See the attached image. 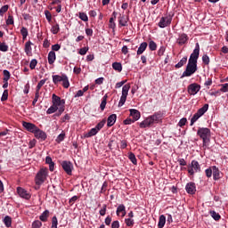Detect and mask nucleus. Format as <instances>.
<instances>
[{
    "mask_svg": "<svg viewBox=\"0 0 228 228\" xmlns=\"http://www.w3.org/2000/svg\"><path fill=\"white\" fill-rule=\"evenodd\" d=\"M200 53V45L199 43H196L195 49L193 50L192 53L191 54L189 58V61L192 63H197V61L199 60V54Z\"/></svg>",
    "mask_w": 228,
    "mask_h": 228,
    "instance_id": "9",
    "label": "nucleus"
},
{
    "mask_svg": "<svg viewBox=\"0 0 228 228\" xmlns=\"http://www.w3.org/2000/svg\"><path fill=\"white\" fill-rule=\"evenodd\" d=\"M147 42H142L140 46L137 49V56H140V54H143L145 53V49H147Z\"/></svg>",
    "mask_w": 228,
    "mask_h": 228,
    "instance_id": "24",
    "label": "nucleus"
},
{
    "mask_svg": "<svg viewBox=\"0 0 228 228\" xmlns=\"http://www.w3.org/2000/svg\"><path fill=\"white\" fill-rule=\"evenodd\" d=\"M97 133H99V132L97 131V129L95 127L92 128L87 134H85V137L92 138V136H95V134H97Z\"/></svg>",
    "mask_w": 228,
    "mask_h": 228,
    "instance_id": "30",
    "label": "nucleus"
},
{
    "mask_svg": "<svg viewBox=\"0 0 228 228\" xmlns=\"http://www.w3.org/2000/svg\"><path fill=\"white\" fill-rule=\"evenodd\" d=\"M105 125H106V119H102V121H100V122L94 126V128L99 132V131H101V129H102V127H104Z\"/></svg>",
    "mask_w": 228,
    "mask_h": 228,
    "instance_id": "34",
    "label": "nucleus"
},
{
    "mask_svg": "<svg viewBox=\"0 0 228 228\" xmlns=\"http://www.w3.org/2000/svg\"><path fill=\"white\" fill-rule=\"evenodd\" d=\"M151 126H152V124L149 118H147L140 123L139 127H141V129H145V127H151Z\"/></svg>",
    "mask_w": 228,
    "mask_h": 228,
    "instance_id": "25",
    "label": "nucleus"
},
{
    "mask_svg": "<svg viewBox=\"0 0 228 228\" xmlns=\"http://www.w3.org/2000/svg\"><path fill=\"white\" fill-rule=\"evenodd\" d=\"M46 81H47V78H45L38 82L36 89V92H37V94H40V88H42L45 85Z\"/></svg>",
    "mask_w": 228,
    "mask_h": 228,
    "instance_id": "32",
    "label": "nucleus"
},
{
    "mask_svg": "<svg viewBox=\"0 0 228 228\" xmlns=\"http://www.w3.org/2000/svg\"><path fill=\"white\" fill-rule=\"evenodd\" d=\"M111 228H120V222L113 221L111 224Z\"/></svg>",
    "mask_w": 228,
    "mask_h": 228,
    "instance_id": "63",
    "label": "nucleus"
},
{
    "mask_svg": "<svg viewBox=\"0 0 228 228\" xmlns=\"http://www.w3.org/2000/svg\"><path fill=\"white\" fill-rule=\"evenodd\" d=\"M42 227V222L40 220H36L32 223V228H41Z\"/></svg>",
    "mask_w": 228,
    "mask_h": 228,
    "instance_id": "51",
    "label": "nucleus"
},
{
    "mask_svg": "<svg viewBox=\"0 0 228 228\" xmlns=\"http://www.w3.org/2000/svg\"><path fill=\"white\" fill-rule=\"evenodd\" d=\"M165 224H167V217L164 215H161L159 218L158 227L159 228H164Z\"/></svg>",
    "mask_w": 228,
    "mask_h": 228,
    "instance_id": "26",
    "label": "nucleus"
},
{
    "mask_svg": "<svg viewBox=\"0 0 228 228\" xmlns=\"http://www.w3.org/2000/svg\"><path fill=\"white\" fill-rule=\"evenodd\" d=\"M51 228H58V217H56V216H54L52 218V226Z\"/></svg>",
    "mask_w": 228,
    "mask_h": 228,
    "instance_id": "48",
    "label": "nucleus"
},
{
    "mask_svg": "<svg viewBox=\"0 0 228 228\" xmlns=\"http://www.w3.org/2000/svg\"><path fill=\"white\" fill-rule=\"evenodd\" d=\"M37 64H38V61H37V59L31 60L30 64H29L31 70H34V69H36Z\"/></svg>",
    "mask_w": 228,
    "mask_h": 228,
    "instance_id": "49",
    "label": "nucleus"
},
{
    "mask_svg": "<svg viewBox=\"0 0 228 228\" xmlns=\"http://www.w3.org/2000/svg\"><path fill=\"white\" fill-rule=\"evenodd\" d=\"M6 24H7V26L13 25V16H12V15L8 16V19L6 20Z\"/></svg>",
    "mask_w": 228,
    "mask_h": 228,
    "instance_id": "59",
    "label": "nucleus"
},
{
    "mask_svg": "<svg viewBox=\"0 0 228 228\" xmlns=\"http://www.w3.org/2000/svg\"><path fill=\"white\" fill-rule=\"evenodd\" d=\"M1 101L4 102V101H8V89H5L3 93V95L1 97Z\"/></svg>",
    "mask_w": 228,
    "mask_h": 228,
    "instance_id": "56",
    "label": "nucleus"
},
{
    "mask_svg": "<svg viewBox=\"0 0 228 228\" xmlns=\"http://www.w3.org/2000/svg\"><path fill=\"white\" fill-rule=\"evenodd\" d=\"M56 61V53L54 51H51L48 53V63L49 65H53Z\"/></svg>",
    "mask_w": 228,
    "mask_h": 228,
    "instance_id": "23",
    "label": "nucleus"
},
{
    "mask_svg": "<svg viewBox=\"0 0 228 228\" xmlns=\"http://www.w3.org/2000/svg\"><path fill=\"white\" fill-rule=\"evenodd\" d=\"M172 24V15H167L160 18V20L158 24L159 28H168Z\"/></svg>",
    "mask_w": 228,
    "mask_h": 228,
    "instance_id": "7",
    "label": "nucleus"
},
{
    "mask_svg": "<svg viewBox=\"0 0 228 228\" xmlns=\"http://www.w3.org/2000/svg\"><path fill=\"white\" fill-rule=\"evenodd\" d=\"M208 110H209V104L208 103L204 104L203 107L199 109L198 111L191 118V126H193V124H195L197 120H199L200 118L202 117L206 111H208Z\"/></svg>",
    "mask_w": 228,
    "mask_h": 228,
    "instance_id": "4",
    "label": "nucleus"
},
{
    "mask_svg": "<svg viewBox=\"0 0 228 228\" xmlns=\"http://www.w3.org/2000/svg\"><path fill=\"white\" fill-rule=\"evenodd\" d=\"M130 117H132L133 120L136 122V120H140L141 114L138 110L130 109Z\"/></svg>",
    "mask_w": 228,
    "mask_h": 228,
    "instance_id": "19",
    "label": "nucleus"
},
{
    "mask_svg": "<svg viewBox=\"0 0 228 228\" xmlns=\"http://www.w3.org/2000/svg\"><path fill=\"white\" fill-rule=\"evenodd\" d=\"M149 49L150 51H156L158 49V45L153 40L149 42Z\"/></svg>",
    "mask_w": 228,
    "mask_h": 228,
    "instance_id": "42",
    "label": "nucleus"
},
{
    "mask_svg": "<svg viewBox=\"0 0 228 228\" xmlns=\"http://www.w3.org/2000/svg\"><path fill=\"white\" fill-rule=\"evenodd\" d=\"M209 61H210L209 56H208V54H204L202 56V62L204 63V65H208Z\"/></svg>",
    "mask_w": 228,
    "mask_h": 228,
    "instance_id": "57",
    "label": "nucleus"
},
{
    "mask_svg": "<svg viewBox=\"0 0 228 228\" xmlns=\"http://www.w3.org/2000/svg\"><path fill=\"white\" fill-rule=\"evenodd\" d=\"M210 216H212V218H214L216 220V222H218V220H220V218H222L220 214L216 213V211H214V210L210 211Z\"/></svg>",
    "mask_w": 228,
    "mask_h": 228,
    "instance_id": "38",
    "label": "nucleus"
},
{
    "mask_svg": "<svg viewBox=\"0 0 228 228\" xmlns=\"http://www.w3.org/2000/svg\"><path fill=\"white\" fill-rule=\"evenodd\" d=\"M109 28L115 31V28H117V24L115 23V18H110L109 20Z\"/></svg>",
    "mask_w": 228,
    "mask_h": 228,
    "instance_id": "43",
    "label": "nucleus"
},
{
    "mask_svg": "<svg viewBox=\"0 0 228 228\" xmlns=\"http://www.w3.org/2000/svg\"><path fill=\"white\" fill-rule=\"evenodd\" d=\"M0 51H2V53H6L8 51V45L6 43L0 44Z\"/></svg>",
    "mask_w": 228,
    "mask_h": 228,
    "instance_id": "53",
    "label": "nucleus"
},
{
    "mask_svg": "<svg viewBox=\"0 0 228 228\" xmlns=\"http://www.w3.org/2000/svg\"><path fill=\"white\" fill-rule=\"evenodd\" d=\"M34 135L37 140H41V142H45V140H47V134L38 127L35 131Z\"/></svg>",
    "mask_w": 228,
    "mask_h": 228,
    "instance_id": "15",
    "label": "nucleus"
},
{
    "mask_svg": "<svg viewBox=\"0 0 228 228\" xmlns=\"http://www.w3.org/2000/svg\"><path fill=\"white\" fill-rule=\"evenodd\" d=\"M212 174L214 181H218V179H220V170L218 169V167H216V166L212 167Z\"/></svg>",
    "mask_w": 228,
    "mask_h": 228,
    "instance_id": "22",
    "label": "nucleus"
},
{
    "mask_svg": "<svg viewBox=\"0 0 228 228\" xmlns=\"http://www.w3.org/2000/svg\"><path fill=\"white\" fill-rule=\"evenodd\" d=\"M205 174H206L207 177H211L213 175V169H211V168L206 169Z\"/></svg>",
    "mask_w": 228,
    "mask_h": 228,
    "instance_id": "64",
    "label": "nucleus"
},
{
    "mask_svg": "<svg viewBox=\"0 0 228 228\" xmlns=\"http://www.w3.org/2000/svg\"><path fill=\"white\" fill-rule=\"evenodd\" d=\"M186 122H188V119L186 118H183L178 122L179 127H183V126H186Z\"/></svg>",
    "mask_w": 228,
    "mask_h": 228,
    "instance_id": "55",
    "label": "nucleus"
},
{
    "mask_svg": "<svg viewBox=\"0 0 228 228\" xmlns=\"http://www.w3.org/2000/svg\"><path fill=\"white\" fill-rule=\"evenodd\" d=\"M9 5H4L0 8V15L4 16L8 12Z\"/></svg>",
    "mask_w": 228,
    "mask_h": 228,
    "instance_id": "50",
    "label": "nucleus"
},
{
    "mask_svg": "<svg viewBox=\"0 0 228 228\" xmlns=\"http://www.w3.org/2000/svg\"><path fill=\"white\" fill-rule=\"evenodd\" d=\"M60 110V107L57 105L53 104L47 110L46 113L47 115H52V113H56Z\"/></svg>",
    "mask_w": 228,
    "mask_h": 228,
    "instance_id": "27",
    "label": "nucleus"
},
{
    "mask_svg": "<svg viewBox=\"0 0 228 228\" xmlns=\"http://www.w3.org/2000/svg\"><path fill=\"white\" fill-rule=\"evenodd\" d=\"M196 72H197V62H191L190 61H188L186 69L183 72L181 77H190V76H193V74Z\"/></svg>",
    "mask_w": 228,
    "mask_h": 228,
    "instance_id": "3",
    "label": "nucleus"
},
{
    "mask_svg": "<svg viewBox=\"0 0 228 228\" xmlns=\"http://www.w3.org/2000/svg\"><path fill=\"white\" fill-rule=\"evenodd\" d=\"M185 190L189 195H195L197 191V186L195 185V183L190 182L186 184Z\"/></svg>",
    "mask_w": 228,
    "mask_h": 228,
    "instance_id": "17",
    "label": "nucleus"
},
{
    "mask_svg": "<svg viewBox=\"0 0 228 228\" xmlns=\"http://www.w3.org/2000/svg\"><path fill=\"white\" fill-rule=\"evenodd\" d=\"M22 126L26 129V131H28V133H33V134L38 128V126H37L35 124L29 123V122H26V121H22Z\"/></svg>",
    "mask_w": 228,
    "mask_h": 228,
    "instance_id": "13",
    "label": "nucleus"
},
{
    "mask_svg": "<svg viewBox=\"0 0 228 228\" xmlns=\"http://www.w3.org/2000/svg\"><path fill=\"white\" fill-rule=\"evenodd\" d=\"M78 17L80 20L84 22H88V15L86 12H78Z\"/></svg>",
    "mask_w": 228,
    "mask_h": 228,
    "instance_id": "41",
    "label": "nucleus"
},
{
    "mask_svg": "<svg viewBox=\"0 0 228 228\" xmlns=\"http://www.w3.org/2000/svg\"><path fill=\"white\" fill-rule=\"evenodd\" d=\"M197 134L203 142V147L206 149L211 142V130L208 127L198 128Z\"/></svg>",
    "mask_w": 228,
    "mask_h": 228,
    "instance_id": "1",
    "label": "nucleus"
},
{
    "mask_svg": "<svg viewBox=\"0 0 228 228\" xmlns=\"http://www.w3.org/2000/svg\"><path fill=\"white\" fill-rule=\"evenodd\" d=\"M188 40H190V37H188L187 34H180L177 38V44L178 45H184V44H188Z\"/></svg>",
    "mask_w": 228,
    "mask_h": 228,
    "instance_id": "18",
    "label": "nucleus"
},
{
    "mask_svg": "<svg viewBox=\"0 0 228 228\" xmlns=\"http://www.w3.org/2000/svg\"><path fill=\"white\" fill-rule=\"evenodd\" d=\"M17 192H18V195H20V197H21V199H26V200H29L31 199V194H29L28 192V191H26L22 187H18Z\"/></svg>",
    "mask_w": 228,
    "mask_h": 228,
    "instance_id": "16",
    "label": "nucleus"
},
{
    "mask_svg": "<svg viewBox=\"0 0 228 228\" xmlns=\"http://www.w3.org/2000/svg\"><path fill=\"white\" fill-rule=\"evenodd\" d=\"M10 71L7 69L4 70V81H9L10 80Z\"/></svg>",
    "mask_w": 228,
    "mask_h": 228,
    "instance_id": "52",
    "label": "nucleus"
},
{
    "mask_svg": "<svg viewBox=\"0 0 228 228\" xmlns=\"http://www.w3.org/2000/svg\"><path fill=\"white\" fill-rule=\"evenodd\" d=\"M48 218H49V210H45L39 216V219L41 220V222H47Z\"/></svg>",
    "mask_w": 228,
    "mask_h": 228,
    "instance_id": "28",
    "label": "nucleus"
},
{
    "mask_svg": "<svg viewBox=\"0 0 228 228\" xmlns=\"http://www.w3.org/2000/svg\"><path fill=\"white\" fill-rule=\"evenodd\" d=\"M52 102L54 106L61 108V106H65V100H61V98L55 94L52 95Z\"/></svg>",
    "mask_w": 228,
    "mask_h": 228,
    "instance_id": "12",
    "label": "nucleus"
},
{
    "mask_svg": "<svg viewBox=\"0 0 228 228\" xmlns=\"http://www.w3.org/2000/svg\"><path fill=\"white\" fill-rule=\"evenodd\" d=\"M63 111H65V106L61 105V107H59V110H57V112L53 115V117H61V114L63 113Z\"/></svg>",
    "mask_w": 228,
    "mask_h": 228,
    "instance_id": "45",
    "label": "nucleus"
},
{
    "mask_svg": "<svg viewBox=\"0 0 228 228\" xmlns=\"http://www.w3.org/2000/svg\"><path fill=\"white\" fill-rule=\"evenodd\" d=\"M62 82V86L63 88H69L70 86V83L69 82V77L67 75L62 74L61 76L60 75H53V83L55 85H58V83Z\"/></svg>",
    "mask_w": 228,
    "mask_h": 228,
    "instance_id": "2",
    "label": "nucleus"
},
{
    "mask_svg": "<svg viewBox=\"0 0 228 228\" xmlns=\"http://www.w3.org/2000/svg\"><path fill=\"white\" fill-rule=\"evenodd\" d=\"M131 89V85L126 84L122 88V95L120 97L118 106H124L126 104V101H127V95L129 94V90Z\"/></svg>",
    "mask_w": 228,
    "mask_h": 228,
    "instance_id": "5",
    "label": "nucleus"
},
{
    "mask_svg": "<svg viewBox=\"0 0 228 228\" xmlns=\"http://www.w3.org/2000/svg\"><path fill=\"white\" fill-rule=\"evenodd\" d=\"M108 206L107 205H103L102 208L100 210V215L101 216H104V215H106V209H107Z\"/></svg>",
    "mask_w": 228,
    "mask_h": 228,
    "instance_id": "62",
    "label": "nucleus"
},
{
    "mask_svg": "<svg viewBox=\"0 0 228 228\" xmlns=\"http://www.w3.org/2000/svg\"><path fill=\"white\" fill-rule=\"evenodd\" d=\"M25 53L28 56L31 54V41H28L25 44Z\"/></svg>",
    "mask_w": 228,
    "mask_h": 228,
    "instance_id": "33",
    "label": "nucleus"
},
{
    "mask_svg": "<svg viewBox=\"0 0 228 228\" xmlns=\"http://www.w3.org/2000/svg\"><path fill=\"white\" fill-rule=\"evenodd\" d=\"M86 53H88V47H83V48H80L78 54H80L81 56H85Z\"/></svg>",
    "mask_w": 228,
    "mask_h": 228,
    "instance_id": "58",
    "label": "nucleus"
},
{
    "mask_svg": "<svg viewBox=\"0 0 228 228\" xmlns=\"http://www.w3.org/2000/svg\"><path fill=\"white\" fill-rule=\"evenodd\" d=\"M107 101H108V95L105 94L100 105L102 111H104V109L106 108Z\"/></svg>",
    "mask_w": 228,
    "mask_h": 228,
    "instance_id": "35",
    "label": "nucleus"
},
{
    "mask_svg": "<svg viewBox=\"0 0 228 228\" xmlns=\"http://www.w3.org/2000/svg\"><path fill=\"white\" fill-rule=\"evenodd\" d=\"M112 69H114V70H118V72H122V63L114 62L112 64Z\"/></svg>",
    "mask_w": 228,
    "mask_h": 228,
    "instance_id": "37",
    "label": "nucleus"
},
{
    "mask_svg": "<svg viewBox=\"0 0 228 228\" xmlns=\"http://www.w3.org/2000/svg\"><path fill=\"white\" fill-rule=\"evenodd\" d=\"M127 17H126V15H122L119 17L118 22L120 26L126 27L127 26Z\"/></svg>",
    "mask_w": 228,
    "mask_h": 228,
    "instance_id": "29",
    "label": "nucleus"
},
{
    "mask_svg": "<svg viewBox=\"0 0 228 228\" xmlns=\"http://www.w3.org/2000/svg\"><path fill=\"white\" fill-rule=\"evenodd\" d=\"M51 31L53 35H58L60 33V24H55L52 27Z\"/></svg>",
    "mask_w": 228,
    "mask_h": 228,
    "instance_id": "40",
    "label": "nucleus"
},
{
    "mask_svg": "<svg viewBox=\"0 0 228 228\" xmlns=\"http://www.w3.org/2000/svg\"><path fill=\"white\" fill-rule=\"evenodd\" d=\"M187 92L189 95H197V94L200 92V85L197 83H192L189 85L187 87Z\"/></svg>",
    "mask_w": 228,
    "mask_h": 228,
    "instance_id": "10",
    "label": "nucleus"
},
{
    "mask_svg": "<svg viewBox=\"0 0 228 228\" xmlns=\"http://www.w3.org/2000/svg\"><path fill=\"white\" fill-rule=\"evenodd\" d=\"M4 224L5 227H12V217H10L9 216H6L4 218Z\"/></svg>",
    "mask_w": 228,
    "mask_h": 228,
    "instance_id": "36",
    "label": "nucleus"
},
{
    "mask_svg": "<svg viewBox=\"0 0 228 228\" xmlns=\"http://www.w3.org/2000/svg\"><path fill=\"white\" fill-rule=\"evenodd\" d=\"M186 61H188V57H183L177 64H175V69H181V67L186 65Z\"/></svg>",
    "mask_w": 228,
    "mask_h": 228,
    "instance_id": "31",
    "label": "nucleus"
},
{
    "mask_svg": "<svg viewBox=\"0 0 228 228\" xmlns=\"http://www.w3.org/2000/svg\"><path fill=\"white\" fill-rule=\"evenodd\" d=\"M220 92H223L224 94L228 92V83L222 85Z\"/></svg>",
    "mask_w": 228,
    "mask_h": 228,
    "instance_id": "60",
    "label": "nucleus"
},
{
    "mask_svg": "<svg viewBox=\"0 0 228 228\" xmlns=\"http://www.w3.org/2000/svg\"><path fill=\"white\" fill-rule=\"evenodd\" d=\"M128 159H130L133 165H137L138 163L136 160V156L133 152L128 153Z\"/></svg>",
    "mask_w": 228,
    "mask_h": 228,
    "instance_id": "39",
    "label": "nucleus"
},
{
    "mask_svg": "<svg viewBox=\"0 0 228 228\" xmlns=\"http://www.w3.org/2000/svg\"><path fill=\"white\" fill-rule=\"evenodd\" d=\"M61 165L68 175H72V170H74V165H72V162L63 160Z\"/></svg>",
    "mask_w": 228,
    "mask_h": 228,
    "instance_id": "11",
    "label": "nucleus"
},
{
    "mask_svg": "<svg viewBox=\"0 0 228 228\" xmlns=\"http://www.w3.org/2000/svg\"><path fill=\"white\" fill-rule=\"evenodd\" d=\"M47 177V168H41L36 175V184H43Z\"/></svg>",
    "mask_w": 228,
    "mask_h": 228,
    "instance_id": "6",
    "label": "nucleus"
},
{
    "mask_svg": "<svg viewBox=\"0 0 228 228\" xmlns=\"http://www.w3.org/2000/svg\"><path fill=\"white\" fill-rule=\"evenodd\" d=\"M162 115L159 112H155L153 115L148 117V119L150 120L151 126H153V124H159V122L161 120L162 118Z\"/></svg>",
    "mask_w": 228,
    "mask_h": 228,
    "instance_id": "14",
    "label": "nucleus"
},
{
    "mask_svg": "<svg viewBox=\"0 0 228 228\" xmlns=\"http://www.w3.org/2000/svg\"><path fill=\"white\" fill-rule=\"evenodd\" d=\"M125 224L127 227H133V225H134V220H133L132 218H126Z\"/></svg>",
    "mask_w": 228,
    "mask_h": 228,
    "instance_id": "47",
    "label": "nucleus"
},
{
    "mask_svg": "<svg viewBox=\"0 0 228 228\" xmlns=\"http://www.w3.org/2000/svg\"><path fill=\"white\" fill-rule=\"evenodd\" d=\"M64 140H65V132H62L57 136L55 141L57 143H61V142H63Z\"/></svg>",
    "mask_w": 228,
    "mask_h": 228,
    "instance_id": "46",
    "label": "nucleus"
},
{
    "mask_svg": "<svg viewBox=\"0 0 228 228\" xmlns=\"http://www.w3.org/2000/svg\"><path fill=\"white\" fill-rule=\"evenodd\" d=\"M120 213H121V216H126V215L127 214V212H126V206L124 204L118 205L116 210V214L118 216H120Z\"/></svg>",
    "mask_w": 228,
    "mask_h": 228,
    "instance_id": "20",
    "label": "nucleus"
},
{
    "mask_svg": "<svg viewBox=\"0 0 228 228\" xmlns=\"http://www.w3.org/2000/svg\"><path fill=\"white\" fill-rule=\"evenodd\" d=\"M117 122V114H111L107 119V126L111 127Z\"/></svg>",
    "mask_w": 228,
    "mask_h": 228,
    "instance_id": "21",
    "label": "nucleus"
},
{
    "mask_svg": "<svg viewBox=\"0 0 228 228\" xmlns=\"http://www.w3.org/2000/svg\"><path fill=\"white\" fill-rule=\"evenodd\" d=\"M195 172H200V164H199V161L197 160H192L188 169V174H190V175H194Z\"/></svg>",
    "mask_w": 228,
    "mask_h": 228,
    "instance_id": "8",
    "label": "nucleus"
},
{
    "mask_svg": "<svg viewBox=\"0 0 228 228\" xmlns=\"http://www.w3.org/2000/svg\"><path fill=\"white\" fill-rule=\"evenodd\" d=\"M165 51H166L165 46H160L159 51H158L159 56H163L165 54Z\"/></svg>",
    "mask_w": 228,
    "mask_h": 228,
    "instance_id": "61",
    "label": "nucleus"
},
{
    "mask_svg": "<svg viewBox=\"0 0 228 228\" xmlns=\"http://www.w3.org/2000/svg\"><path fill=\"white\" fill-rule=\"evenodd\" d=\"M45 15L46 17V20H48V22H51L53 20V15L51 14V12L49 11H45Z\"/></svg>",
    "mask_w": 228,
    "mask_h": 228,
    "instance_id": "54",
    "label": "nucleus"
},
{
    "mask_svg": "<svg viewBox=\"0 0 228 228\" xmlns=\"http://www.w3.org/2000/svg\"><path fill=\"white\" fill-rule=\"evenodd\" d=\"M20 33H21L23 40H26V38H28V28L25 27H22L20 29Z\"/></svg>",
    "mask_w": 228,
    "mask_h": 228,
    "instance_id": "44",
    "label": "nucleus"
}]
</instances>
